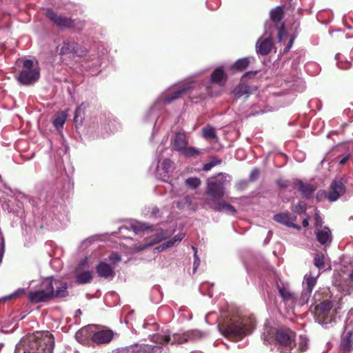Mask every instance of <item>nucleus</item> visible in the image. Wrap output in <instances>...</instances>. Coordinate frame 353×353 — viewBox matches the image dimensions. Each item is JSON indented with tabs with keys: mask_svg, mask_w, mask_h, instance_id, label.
Returning a JSON list of instances; mask_svg holds the SVG:
<instances>
[{
	"mask_svg": "<svg viewBox=\"0 0 353 353\" xmlns=\"http://www.w3.org/2000/svg\"><path fill=\"white\" fill-rule=\"evenodd\" d=\"M226 181L227 176L223 173H219L207 180L205 194L208 197L206 203L215 211H224L234 215L236 210L223 199L225 193Z\"/></svg>",
	"mask_w": 353,
	"mask_h": 353,
	"instance_id": "f257e3e1",
	"label": "nucleus"
},
{
	"mask_svg": "<svg viewBox=\"0 0 353 353\" xmlns=\"http://www.w3.org/2000/svg\"><path fill=\"white\" fill-rule=\"evenodd\" d=\"M67 288L66 283L53 277H48L43 280L39 289L30 292L28 298L30 302L34 304L47 302L54 298L68 296Z\"/></svg>",
	"mask_w": 353,
	"mask_h": 353,
	"instance_id": "f03ea898",
	"label": "nucleus"
},
{
	"mask_svg": "<svg viewBox=\"0 0 353 353\" xmlns=\"http://www.w3.org/2000/svg\"><path fill=\"white\" fill-rule=\"evenodd\" d=\"M296 333L288 328H281L274 332V345L280 353H301L307 350L308 340L300 336L296 341Z\"/></svg>",
	"mask_w": 353,
	"mask_h": 353,
	"instance_id": "7ed1b4c3",
	"label": "nucleus"
},
{
	"mask_svg": "<svg viewBox=\"0 0 353 353\" xmlns=\"http://www.w3.org/2000/svg\"><path fill=\"white\" fill-rule=\"evenodd\" d=\"M54 346L53 335L48 331L37 332L27 336L17 353H52Z\"/></svg>",
	"mask_w": 353,
	"mask_h": 353,
	"instance_id": "20e7f679",
	"label": "nucleus"
},
{
	"mask_svg": "<svg viewBox=\"0 0 353 353\" xmlns=\"http://www.w3.org/2000/svg\"><path fill=\"white\" fill-rule=\"evenodd\" d=\"M252 329V321L239 316H234L225 320L220 326L222 334L233 341L242 339L250 334Z\"/></svg>",
	"mask_w": 353,
	"mask_h": 353,
	"instance_id": "39448f33",
	"label": "nucleus"
},
{
	"mask_svg": "<svg viewBox=\"0 0 353 353\" xmlns=\"http://www.w3.org/2000/svg\"><path fill=\"white\" fill-rule=\"evenodd\" d=\"M46 17L59 30H72L73 32L80 33L85 26V21L77 19H72L66 16L59 14L52 8H48L45 13Z\"/></svg>",
	"mask_w": 353,
	"mask_h": 353,
	"instance_id": "423d86ee",
	"label": "nucleus"
},
{
	"mask_svg": "<svg viewBox=\"0 0 353 353\" xmlns=\"http://www.w3.org/2000/svg\"><path fill=\"white\" fill-rule=\"evenodd\" d=\"M202 86L195 81H189L180 85L176 89L172 90L170 93L165 96L164 101L168 103L181 99L186 94H190V99L194 101V99L203 100L205 99L206 94L200 92L199 94H194L192 91L194 90H201Z\"/></svg>",
	"mask_w": 353,
	"mask_h": 353,
	"instance_id": "0eeeda50",
	"label": "nucleus"
},
{
	"mask_svg": "<svg viewBox=\"0 0 353 353\" xmlns=\"http://www.w3.org/2000/svg\"><path fill=\"white\" fill-rule=\"evenodd\" d=\"M345 192V186L341 180H334L330 185L328 191L320 190L316 193V199H327L330 202L337 201Z\"/></svg>",
	"mask_w": 353,
	"mask_h": 353,
	"instance_id": "6e6552de",
	"label": "nucleus"
},
{
	"mask_svg": "<svg viewBox=\"0 0 353 353\" xmlns=\"http://www.w3.org/2000/svg\"><path fill=\"white\" fill-rule=\"evenodd\" d=\"M23 69L20 72L17 80L23 85H30L36 82L40 76L39 70L33 68V62L26 59L23 63Z\"/></svg>",
	"mask_w": 353,
	"mask_h": 353,
	"instance_id": "1a4fd4ad",
	"label": "nucleus"
},
{
	"mask_svg": "<svg viewBox=\"0 0 353 353\" xmlns=\"http://www.w3.org/2000/svg\"><path fill=\"white\" fill-rule=\"evenodd\" d=\"M257 71H250L245 72L241 78L239 83L234 88L232 91L234 96L239 99L245 94H250L253 91L256 90V88H251L250 85L246 84L244 81L246 78L254 77L256 75Z\"/></svg>",
	"mask_w": 353,
	"mask_h": 353,
	"instance_id": "9d476101",
	"label": "nucleus"
},
{
	"mask_svg": "<svg viewBox=\"0 0 353 353\" xmlns=\"http://www.w3.org/2000/svg\"><path fill=\"white\" fill-rule=\"evenodd\" d=\"M87 263V259L82 260L75 270V283L79 285L90 283L93 279V272L90 270L81 271V266Z\"/></svg>",
	"mask_w": 353,
	"mask_h": 353,
	"instance_id": "9b49d317",
	"label": "nucleus"
},
{
	"mask_svg": "<svg viewBox=\"0 0 353 353\" xmlns=\"http://www.w3.org/2000/svg\"><path fill=\"white\" fill-rule=\"evenodd\" d=\"M201 337V333L197 330L188 331L183 334L175 333L171 336V344H182L196 338Z\"/></svg>",
	"mask_w": 353,
	"mask_h": 353,
	"instance_id": "f8f14e48",
	"label": "nucleus"
},
{
	"mask_svg": "<svg viewBox=\"0 0 353 353\" xmlns=\"http://www.w3.org/2000/svg\"><path fill=\"white\" fill-rule=\"evenodd\" d=\"M296 219V216H292L289 212L274 214L273 220L289 228L300 230L301 227L294 223Z\"/></svg>",
	"mask_w": 353,
	"mask_h": 353,
	"instance_id": "ddd939ff",
	"label": "nucleus"
},
{
	"mask_svg": "<svg viewBox=\"0 0 353 353\" xmlns=\"http://www.w3.org/2000/svg\"><path fill=\"white\" fill-rule=\"evenodd\" d=\"M188 145V139L184 132H176L171 139L170 145L172 150L181 152Z\"/></svg>",
	"mask_w": 353,
	"mask_h": 353,
	"instance_id": "4468645a",
	"label": "nucleus"
},
{
	"mask_svg": "<svg viewBox=\"0 0 353 353\" xmlns=\"http://www.w3.org/2000/svg\"><path fill=\"white\" fill-rule=\"evenodd\" d=\"M352 344L353 328L350 325H347L342 335L341 348L344 352H349L352 350Z\"/></svg>",
	"mask_w": 353,
	"mask_h": 353,
	"instance_id": "2eb2a0df",
	"label": "nucleus"
},
{
	"mask_svg": "<svg viewBox=\"0 0 353 353\" xmlns=\"http://www.w3.org/2000/svg\"><path fill=\"white\" fill-rule=\"evenodd\" d=\"M273 46L274 42L271 37L265 39L260 38L256 43V50L258 54L265 56L270 53Z\"/></svg>",
	"mask_w": 353,
	"mask_h": 353,
	"instance_id": "dca6fc26",
	"label": "nucleus"
},
{
	"mask_svg": "<svg viewBox=\"0 0 353 353\" xmlns=\"http://www.w3.org/2000/svg\"><path fill=\"white\" fill-rule=\"evenodd\" d=\"M113 332L110 330H103L93 333L92 341L97 344L109 343L113 338Z\"/></svg>",
	"mask_w": 353,
	"mask_h": 353,
	"instance_id": "f3484780",
	"label": "nucleus"
},
{
	"mask_svg": "<svg viewBox=\"0 0 353 353\" xmlns=\"http://www.w3.org/2000/svg\"><path fill=\"white\" fill-rule=\"evenodd\" d=\"M228 80V74L223 67L220 66L216 68L211 74L210 81L213 83L223 85Z\"/></svg>",
	"mask_w": 353,
	"mask_h": 353,
	"instance_id": "a211bd4d",
	"label": "nucleus"
},
{
	"mask_svg": "<svg viewBox=\"0 0 353 353\" xmlns=\"http://www.w3.org/2000/svg\"><path fill=\"white\" fill-rule=\"evenodd\" d=\"M96 272L99 276L105 279L114 277L115 275L113 268L108 263L103 261L100 262L96 266Z\"/></svg>",
	"mask_w": 353,
	"mask_h": 353,
	"instance_id": "6ab92c4d",
	"label": "nucleus"
},
{
	"mask_svg": "<svg viewBox=\"0 0 353 353\" xmlns=\"http://www.w3.org/2000/svg\"><path fill=\"white\" fill-rule=\"evenodd\" d=\"M316 237L318 242L323 245H328L332 240V233L329 228L325 227L323 229H318L316 231Z\"/></svg>",
	"mask_w": 353,
	"mask_h": 353,
	"instance_id": "aec40b11",
	"label": "nucleus"
},
{
	"mask_svg": "<svg viewBox=\"0 0 353 353\" xmlns=\"http://www.w3.org/2000/svg\"><path fill=\"white\" fill-rule=\"evenodd\" d=\"M295 187L301 192L302 196L307 199L312 196V194L316 190L314 185L309 183H305L300 180L295 183Z\"/></svg>",
	"mask_w": 353,
	"mask_h": 353,
	"instance_id": "412c9836",
	"label": "nucleus"
},
{
	"mask_svg": "<svg viewBox=\"0 0 353 353\" xmlns=\"http://www.w3.org/2000/svg\"><path fill=\"white\" fill-rule=\"evenodd\" d=\"M70 53L78 54V43L74 41L65 39L63 40L60 49V54L63 55Z\"/></svg>",
	"mask_w": 353,
	"mask_h": 353,
	"instance_id": "4be33fe9",
	"label": "nucleus"
},
{
	"mask_svg": "<svg viewBox=\"0 0 353 353\" xmlns=\"http://www.w3.org/2000/svg\"><path fill=\"white\" fill-rule=\"evenodd\" d=\"M93 334V330L92 326H86L81 328L75 334L77 340L81 343H85Z\"/></svg>",
	"mask_w": 353,
	"mask_h": 353,
	"instance_id": "5701e85b",
	"label": "nucleus"
},
{
	"mask_svg": "<svg viewBox=\"0 0 353 353\" xmlns=\"http://www.w3.org/2000/svg\"><path fill=\"white\" fill-rule=\"evenodd\" d=\"M271 21L275 23L276 26L283 23L282 20L284 17V8L282 6H278L271 10L270 12Z\"/></svg>",
	"mask_w": 353,
	"mask_h": 353,
	"instance_id": "b1692460",
	"label": "nucleus"
},
{
	"mask_svg": "<svg viewBox=\"0 0 353 353\" xmlns=\"http://www.w3.org/2000/svg\"><path fill=\"white\" fill-rule=\"evenodd\" d=\"M250 63V61L248 57L239 59L230 67V70L233 72H243L248 68Z\"/></svg>",
	"mask_w": 353,
	"mask_h": 353,
	"instance_id": "393cba45",
	"label": "nucleus"
},
{
	"mask_svg": "<svg viewBox=\"0 0 353 353\" xmlns=\"http://www.w3.org/2000/svg\"><path fill=\"white\" fill-rule=\"evenodd\" d=\"M317 282V278L312 276L311 273L306 274L304 276L303 285H305V290L307 293L310 295L312 293L314 287L316 285Z\"/></svg>",
	"mask_w": 353,
	"mask_h": 353,
	"instance_id": "a878e982",
	"label": "nucleus"
},
{
	"mask_svg": "<svg viewBox=\"0 0 353 353\" xmlns=\"http://www.w3.org/2000/svg\"><path fill=\"white\" fill-rule=\"evenodd\" d=\"M277 289L280 296L282 297L283 301L288 302L294 299V294L292 293L283 285H281L277 284Z\"/></svg>",
	"mask_w": 353,
	"mask_h": 353,
	"instance_id": "bb28decb",
	"label": "nucleus"
},
{
	"mask_svg": "<svg viewBox=\"0 0 353 353\" xmlns=\"http://www.w3.org/2000/svg\"><path fill=\"white\" fill-rule=\"evenodd\" d=\"M185 157H196L202 154V152L194 147H188L181 152Z\"/></svg>",
	"mask_w": 353,
	"mask_h": 353,
	"instance_id": "cd10ccee",
	"label": "nucleus"
},
{
	"mask_svg": "<svg viewBox=\"0 0 353 353\" xmlns=\"http://www.w3.org/2000/svg\"><path fill=\"white\" fill-rule=\"evenodd\" d=\"M171 340V336L170 335L161 336L159 334H154L152 336L151 341L153 343L157 344H159L161 345L168 343Z\"/></svg>",
	"mask_w": 353,
	"mask_h": 353,
	"instance_id": "c85d7f7f",
	"label": "nucleus"
},
{
	"mask_svg": "<svg viewBox=\"0 0 353 353\" xmlns=\"http://www.w3.org/2000/svg\"><path fill=\"white\" fill-rule=\"evenodd\" d=\"M316 310L323 314H327L332 307V303L330 301H324L316 305Z\"/></svg>",
	"mask_w": 353,
	"mask_h": 353,
	"instance_id": "c756f323",
	"label": "nucleus"
},
{
	"mask_svg": "<svg viewBox=\"0 0 353 353\" xmlns=\"http://www.w3.org/2000/svg\"><path fill=\"white\" fill-rule=\"evenodd\" d=\"M203 137L205 139H217L215 129L211 126L208 125L202 129Z\"/></svg>",
	"mask_w": 353,
	"mask_h": 353,
	"instance_id": "7c9ffc66",
	"label": "nucleus"
},
{
	"mask_svg": "<svg viewBox=\"0 0 353 353\" xmlns=\"http://www.w3.org/2000/svg\"><path fill=\"white\" fill-rule=\"evenodd\" d=\"M185 183L192 189H196L201 185V181L197 177H190L185 180Z\"/></svg>",
	"mask_w": 353,
	"mask_h": 353,
	"instance_id": "2f4dec72",
	"label": "nucleus"
},
{
	"mask_svg": "<svg viewBox=\"0 0 353 353\" xmlns=\"http://www.w3.org/2000/svg\"><path fill=\"white\" fill-rule=\"evenodd\" d=\"M185 236L183 233L176 234L174 238L167 241L163 244L164 248H170L174 245L176 242H180Z\"/></svg>",
	"mask_w": 353,
	"mask_h": 353,
	"instance_id": "473e14b6",
	"label": "nucleus"
},
{
	"mask_svg": "<svg viewBox=\"0 0 353 353\" xmlns=\"http://www.w3.org/2000/svg\"><path fill=\"white\" fill-rule=\"evenodd\" d=\"M324 259L325 257L323 254H316L314 259V265L319 269L323 268L325 266Z\"/></svg>",
	"mask_w": 353,
	"mask_h": 353,
	"instance_id": "72a5a7b5",
	"label": "nucleus"
},
{
	"mask_svg": "<svg viewBox=\"0 0 353 353\" xmlns=\"http://www.w3.org/2000/svg\"><path fill=\"white\" fill-rule=\"evenodd\" d=\"M66 117L63 113L60 114L58 115L53 120V125L57 128H63L65 122Z\"/></svg>",
	"mask_w": 353,
	"mask_h": 353,
	"instance_id": "f704fd0d",
	"label": "nucleus"
},
{
	"mask_svg": "<svg viewBox=\"0 0 353 353\" xmlns=\"http://www.w3.org/2000/svg\"><path fill=\"white\" fill-rule=\"evenodd\" d=\"M83 103H81L75 110L74 112V121L75 122H80L81 123L83 117L81 116V113L83 114Z\"/></svg>",
	"mask_w": 353,
	"mask_h": 353,
	"instance_id": "c9c22d12",
	"label": "nucleus"
},
{
	"mask_svg": "<svg viewBox=\"0 0 353 353\" xmlns=\"http://www.w3.org/2000/svg\"><path fill=\"white\" fill-rule=\"evenodd\" d=\"M161 166L165 172L168 173L173 169V161L170 159H165L162 162Z\"/></svg>",
	"mask_w": 353,
	"mask_h": 353,
	"instance_id": "e433bc0d",
	"label": "nucleus"
},
{
	"mask_svg": "<svg viewBox=\"0 0 353 353\" xmlns=\"http://www.w3.org/2000/svg\"><path fill=\"white\" fill-rule=\"evenodd\" d=\"M279 30L278 31V39L279 41H281L285 36L287 34V31L285 29V26L284 23H281L278 26H276Z\"/></svg>",
	"mask_w": 353,
	"mask_h": 353,
	"instance_id": "4c0bfd02",
	"label": "nucleus"
},
{
	"mask_svg": "<svg viewBox=\"0 0 353 353\" xmlns=\"http://www.w3.org/2000/svg\"><path fill=\"white\" fill-rule=\"evenodd\" d=\"M24 294H25L24 289H19L16 292L12 293V294L3 297L2 300L3 301H6L10 300L12 299H16V298L19 297L21 295Z\"/></svg>",
	"mask_w": 353,
	"mask_h": 353,
	"instance_id": "58836bf2",
	"label": "nucleus"
},
{
	"mask_svg": "<svg viewBox=\"0 0 353 353\" xmlns=\"http://www.w3.org/2000/svg\"><path fill=\"white\" fill-rule=\"evenodd\" d=\"M292 210L298 214L305 213V204L303 202L300 201L293 208Z\"/></svg>",
	"mask_w": 353,
	"mask_h": 353,
	"instance_id": "ea45409f",
	"label": "nucleus"
},
{
	"mask_svg": "<svg viewBox=\"0 0 353 353\" xmlns=\"http://www.w3.org/2000/svg\"><path fill=\"white\" fill-rule=\"evenodd\" d=\"M260 175V170L258 168H254L252 170L250 176L249 181L254 182L258 179Z\"/></svg>",
	"mask_w": 353,
	"mask_h": 353,
	"instance_id": "a19ab883",
	"label": "nucleus"
},
{
	"mask_svg": "<svg viewBox=\"0 0 353 353\" xmlns=\"http://www.w3.org/2000/svg\"><path fill=\"white\" fill-rule=\"evenodd\" d=\"M221 163V161L219 159H216L215 161H212L210 162L206 163L203 165V170L204 171L210 170L214 166L219 165Z\"/></svg>",
	"mask_w": 353,
	"mask_h": 353,
	"instance_id": "79ce46f5",
	"label": "nucleus"
},
{
	"mask_svg": "<svg viewBox=\"0 0 353 353\" xmlns=\"http://www.w3.org/2000/svg\"><path fill=\"white\" fill-rule=\"evenodd\" d=\"M109 259L113 263H117L121 259L117 253L113 252L109 256Z\"/></svg>",
	"mask_w": 353,
	"mask_h": 353,
	"instance_id": "37998d69",
	"label": "nucleus"
},
{
	"mask_svg": "<svg viewBox=\"0 0 353 353\" xmlns=\"http://www.w3.org/2000/svg\"><path fill=\"white\" fill-rule=\"evenodd\" d=\"M192 248L194 250V270H195L198 268V266H199V265L200 263V259H199V258L197 256V250H196V248H194V247H192Z\"/></svg>",
	"mask_w": 353,
	"mask_h": 353,
	"instance_id": "c03bdc74",
	"label": "nucleus"
},
{
	"mask_svg": "<svg viewBox=\"0 0 353 353\" xmlns=\"http://www.w3.org/2000/svg\"><path fill=\"white\" fill-rule=\"evenodd\" d=\"M314 219H315V223H314L315 227L316 228L321 227L323 225V220L319 214H317V213L315 214Z\"/></svg>",
	"mask_w": 353,
	"mask_h": 353,
	"instance_id": "a18cd8bd",
	"label": "nucleus"
},
{
	"mask_svg": "<svg viewBox=\"0 0 353 353\" xmlns=\"http://www.w3.org/2000/svg\"><path fill=\"white\" fill-rule=\"evenodd\" d=\"M247 186H248V181H239L236 185V188L238 190H242L245 189Z\"/></svg>",
	"mask_w": 353,
	"mask_h": 353,
	"instance_id": "49530a36",
	"label": "nucleus"
},
{
	"mask_svg": "<svg viewBox=\"0 0 353 353\" xmlns=\"http://www.w3.org/2000/svg\"><path fill=\"white\" fill-rule=\"evenodd\" d=\"M276 183H277V185H278L279 187H281V188H288V181H287L282 180V179H278V180L276 181Z\"/></svg>",
	"mask_w": 353,
	"mask_h": 353,
	"instance_id": "de8ad7c7",
	"label": "nucleus"
},
{
	"mask_svg": "<svg viewBox=\"0 0 353 353\" xmlns=\"http://www.w3.org/2000/svg\"><path fill=\"white\" fill-rule=\"evenodd\" d=\"M294 37L290 38L288 44L284 48V52H288L290 50V49L291 48V47L294 43Z\"/></svg>",
	"mask_w": 353,
	"mask_h": 353,
	"instance_id": "09e8293b",
	"label": "nucleus"
},
{
	"mask_svg": "<svg viewBox=\"0 0 353 353\" xmlns=\"http://www.w3.org/2000/svg\"><path fill=\"white\" fill-rule=\"evenodd\" d=\"M350 159V155H347L344 157H343L340 161H339V164L340 165H344L346 163V162Z\"/></svg>",
	"mask_w": 353,
	"mask_h": 353,
	"instance_id": "8fccbe9b",
	"label": "nucleus"
},
{
	"mask_svg": "<svg viewBox=\"0 0 353 353\" xmlns=\"http://www.w3.org/2000/svg\"><path fill=\"white\" fill-rule=\"evenodd\" d=\"M151 350L153 353H155L157 351H159L161 352V346L159 345H154L151 347Z\"/></svg>",
	"mask_w": 353,
	"mask_h": 353,
	"instance_id": "3c124183",
	"label": "nucleus"
},
{
	"mask_svg": "<svg viewBox=\"0 0 353 353\" xmlns=\"http://www.w3.org/2000/svg\"><path fill=\"white\" fill-rule=\"evenodd\" d=\"M302 225L304 228H307L309 225V221L307 219H305L302 221Z\"/></svg>",
	"mask_w": 353,
	"mask_h": 353,
	"instance_id": "603ef678",
	"label": "nucleus"
},
{
	"mask_svg": "<svg viewBox=\"0 0 353 353\" xmlns=\"http://www.w3.org/2000/svg\"><path fill=\"white\" fill-rule=\"evenodd\" d=\"M349 278L353 282V268H352V270L351 271V272H350V274L349 275Z\"/></svg>",
	"mask_w": 353,
	"mask_h": 353,
	"instance_id": "864d4df0",
	"label": "nucleus"
}]
</instances>
